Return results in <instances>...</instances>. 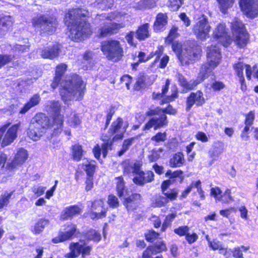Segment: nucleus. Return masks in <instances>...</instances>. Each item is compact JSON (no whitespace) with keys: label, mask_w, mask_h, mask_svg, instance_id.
<instances>
[{"label":"nucleus","mask_w":258,"mask_h":258,"mask_svg":"<svg viewBox=\"0 0 258 258\" xmlns=\"http://www.w3.org/2000/svg\"><path fill=\"white\" fill-rule=\"evenodd\" d=\"M225 88V85L223 82L219 81H213L210 85V88L214 91H219Z\"/></svg>","instance_id":"60"},{"label":"nucleus","mask_w":258,"mask_h":258,"mask_svg":"<svg viewBox=\"0 0 258 258\" xmlns=\"http://www.w3.org/2000/svg\"><path fill=\"white\" fill-rule=\"evenodd\" d=\"M211 29L208 19L203 18L199 21L194 27V32L197 37L201 40H205L209 37Z\"/></svg>","instance_id":"11"},{"label":"nucleus","mask_w":258,"mask_h":258,"mask_svg":"<svg viewBox=\"0 0 258 258\" xmlns=\"http://www.w3.org/2000/svg\"><path fill=\"white\" fill-rule=\"evenodd\" d=\"M108 204L110 207L115 208L119 206V202L116 197L109 195L108 198Z\"/></svg>","instance_id":"59"},{"label":"nucleus","mask_w":258,"mask_h":258,"mask_svg":"<svg viewBox=\"0 0 258 258\" xmlns=\"http://www.w3.org/2000/svg\"><path fill=\"white\" fill-rule=\"evenodd\" d=\"M31 123L32 124V126L42 130L43 132L47 127L50 126H52L53 124V122L50 124L49 118L43 113L37 114ZM52 127L53 128V127Z\"/></svg>","instance_id":"21"},{"label":"nucleus","mask_w":258,"mask_h":258,"mask_svg":"<svg viewBox=\"0 0 258 258\" xmlns=\"http://www.w3.org/2000/svg\"><path fill=\"white\" fill-rule=\"evenodd\" d=\"M141 199V196L140 194H134L124 198L123 203L127 211H133L138 207Z\"/></svg>","instance_id":"23"},{"label":"nucleus","mask_w":258,"mask_h":258,"mask_svg":"<svg viewBox=\"0 0 258 258\" xmlns=\"http://www.w3.org/2000/svg\"><path fill=\"white\" fill-rule=\"evenodd\" d=\"M189 230V228L187 226H180L174 229L175 233L180 236H186Z\"/></svg>","instance_id":"55"},{"label":"nucleus","mask_w":258,"mask_h":258,"mask_svg":"<svg viewBox=\"0 0 258 258\" xmlns=\"http://www.w3.org/2000/svg\"><path fill=\"white\" fill-rule=\"evenodd\" d=\"M150 248H153V252L155 254H156L157 253L160 252L162 251H163L166 249V247L165 244L162 242H159L158 243H156L155 246H149Z\"/></svg>","instance_id":"62"},{"label":"nucleus","mask_w":258,"mask_h":258,"mask_svg":"<svg viewBox=\"0 0 258 258\" xmlns=\"http://www.w3.org/2000/svg\"><path fill=\"white\" fill-rule=\"evenodd\" d=\"M122 166L124 173H133L135 176L137 172L139 171V168H141L142 163L140 161L133 162L126 160L122 162Z\"/></svg>","instance_id":"27"},{"label":"nucleus","mask_w":258,"mask_h":258,"mask_svg":"<svg viewBox=\"0 0 258 258\" xmlns=\"http://www.w3.org/2000/svg\"><path fill=\"white\" fill-rule=\"evenodd\" d=\"M89 12L84 9H73L69 10L65 17V23L70 30V38L74 41H80L91 33L90 24L85 17Z\"/></svg>","instance_id":"1"},{"label":"nucleus","mask_w":258,"mask_h":258,"mask_svg":"<svg viewBox=\"0 0 258 258\" xmlns=\"http://www.w3.org/2000/svg\"><path fill=\"white\" fill-rule=\"evenodd\" d=\"M184 163V156L182 153L178 152L170 159L169 164L172 167H179Z\"/></svg>","instance_id":"33"},{"label":"nucleus","mask_w":258,"mask_h":258,"mask_svg":"<svg viewBox=\"0 0 258 258\" xmlns=\"http://www.w3.org/2000/svg\"><path fill=\"white\" fill-rule=\"evenodd\" d=\"M218 201L225 203H229L233 201V199L231 196V190L227 189L225 192L221 195V198L218 199Z\"/></svg>","instance_id":"51"},{"label":"nucleus","mask_w":258,"mask_h":258,"mask_svg":"<svg viewBox=\"0 0 258 258\" xmlns=\"http://www.w3.org/2000/svg\"><path fill=\"white\" fill-rule=\"evenodd\" d=\"M145 80L146 78L144 76H141L140 77H139L135 85V89L137 90H139L141 88H143L145 85Z\"/></svg>","instance_id":"61"},{"label":"nucleus","mask_w":258,"mask_h":258,"mask_svg":"<svg viewBox=\"0 0 258 258\" xmlns=\"http://www.w3.org/2000/svg\"><path fill=\"white\" fill-rule=\"evenodd\" d=\"M118 15V13H102L101 14H97L95 21H104L105 20L112 21L117 18Z\"/></svg>","instance_id":"39"},{"label":"nucleus","mask_w":258,"mask_h":258,"mask_svg":"<svg viewBox=\"0 0 258 258\" xmlns=\"http://www.w3.org/2000/svg\"><path fill=\"white\" fill-rule=\"evenodd\" d=\"M60 105L58 101H49L47 103L46 110L51 113L53 119L52 127L53 134L57 135L61 133L63 122V116L60 114Z\"/></svg>","instance_id":"7"},{"label":"nucleus","mask_w":258,"mask_h":258,"mask_svg":"<svg viewBox=\"0 0 258 258\" xmlns=\"http://www.w3.org/2000/svg\"><path fill=\"white\" fill-rule=\"evenodd\" d=\"M12 195V192L9 194L6 193L2 196L0 198V209L4 208L8 205Z\"/></svg>","instance_id":"57"},{"label":"nucleus","mask_w":258,"mask_h":258,"mask_svg":"<svg viewBox=\"0 0 258 258\" xmlns=\"http://www.w3.org/2000/svg\"><path fill=\"white\" fill-rule=\"evenodd\" d=\"M86 237L88 240L98 242L101 239L100 234L95 230L91 229L86 233Z\"/></svg>","instance_id":"48"},{"label":"nucleus","mask_w":258,"mask_h":258,"mask_svg":"<svg viewBox=\"0 0 258 258\" xmlns=\"http://www.w3.org/2000/svg\"><path fill=\"white\" fill-rule=\"evenodd\" d=\"M154 177V174L152 171L144 172L141 170V168H139V171L136 173L133 180L137 185L142 186L153 181Z\"/></svg>","instance_id":"15"},{"label":"nucleus","mask_w":258,"mask_h":258,"mask_svg":"<svg viewBox=\"0 0 258 258\" xmlns=\"http://www.w3.org/2000/svg\"><path fill=\"white\" fill-rule=\"evenodd\" d=\"M183 172L181 170H177L176 171L172 172L171 171H168L166 173V175L170 176V179L173 181V179L175 178H179L180 182H181L183 179V176L182 175Z\"/></svg>","instance_id":"52"},{"label":"nucleus","mask_w":258,"mask_h":258,"mask_svg":"<svg viewBox=\"0 0 258 258\" xmlns=\"http://www.w3.org/2000/svg\"><path fill=\"white\" fill-rule=\"evenodd\" d=\"M159 236V233L153 230L149 231L146 235V239L147 241L153 242Z\"/></svg>","instance_id":"63"},{"label":"nucleus","mask_w":258,"mask_h":258,"mask_svg":"<svg viewBox=\"0 0 258 258\" xmlns=\"http://www.w3.org/2000/svg\"><path fill=\"white\" fill-rule=\"evenodd\" d=\"M67 112H70L69 109ZM67 122L71 126L76 127L81 123V120L75 112L70 111V114L67 115Z\"/></svg>","instance_id":"38"},{"label":"nucleus","mask_w":258,"mask_h":258,"mask_svg":"<svg viewBox=\"0 0 258 258\" xmlns=\"http://www.w3.org/2000/svg\"><path fill=\"white\" fill-rule=\"evenodd\" d=\"M76 226L71 224L66 226L64 231H61L57 237L52 239V241L54 243H59L71 239L76 231Z\"/></svg>","instance_id":"18"},{"label":"nucleus","mask_w":258,"mask_h":258,"mask_svg":"<svg viewBox=\"0 0 258 258\" xmlns=\"http://www.w3.org/2000/svg\"><path fill=\"white\" fill-rule=\"evenodd\" d=\"M81 212V210L78 206H70L65 208L61 214V217L62 219L66 220L79 214Z\"/></svg>","instance_id":"30"},{"label":"nucleus","mask_w":258,"mask_h":258,"mask_svg":"<svg viewBox=\"0 0 258 258\" xmlns=\"http://www.w3.org/2000/svg\"><path fill=\"white\" fill-rule=\"evenodd\" d=\"M49 223V221L46 219H41L35 224L32 232L35 234H39L42 232L45 227Z\"/></svg>","instance_id":"41"},{"label":"nucleus","mask_w":258,"mask_h":258,"mask_svg":"<svg viewBox=\"0 0 258 258\" xmlns=\"http://www.w3.org/2000/svg\"><path fill=\"white\" fill-rule=\"evenodd\" d=\"M128 123L127 122H123L121 118L118 117L114 121L109 129V136H102V140L104 143L100 147L99 145H96L93 149V153L96 158L99 159L102 152L103 157H105L107 154L108 151L112 149V146L113 141L122 139L123 135L126 132Z\"/></svg>","instance_id":"2"},{"label":"nucleus","mask_w":258,"mask_h":258,"mask_svg":"<svg viewBox=\"0 0 258 258\" xmlns=\"http://www.w3.org/2000/svg\"><path fill=\"white\" fill-rule=\"evenodd\" d=\"M83 150L82 146L79 144H76L72 147V153L73 159L76 161H80L83 156Z\"/></svg>","instance_id":"40"},{"label":"nucleus","mask_w":258,"mask_h":258,"mask_svg":"<svg viewBox=\"0 0 258 258\" xmlns=\"http://www.w3.org/2000/svg\"><path fill=\"white\" fill-rule=\"evenodd\" d=\"M246 64L242 62H238L234 65V68L235 70L237 75L239 78V82L242 83L244 81V78L243 77V70Z\"/></svg>","instance_id":"45"},{"label":"nucleus","mask_w":258,"mask_h":258,"mask_svg":"<svg viewBox=\"0 0 258 258\" xmlns=\"http://www.w3.org/2000/svg\"><path fill=\"white\" fill-rule=\"evenodd\" d=\"M28 158L27 151L23 149L20 148L17 152L14 160L7 164L6 168L12 170L17 168V166L22 165Z\"/></svg>","instance_id":"17"},{"label":"nucleus","mask_w":258,"mask_h":258,"mask_svg":"<svg viewBox=\"0 0 258 258\" xmlns=\"http://www.w3.org/2000/svg\"><path fill=\"white\" fill-rule=\"evenodd\" d=\"M30 45L28 42L26 44L22 45L21 44H17L13 48L14 51L18 53H23L28 51L29 50Z\"/></svg>","instance_id":"53"},{"label":"nucleus","mask_w":258,"mask_h":258,"mask_svg":"<svg viewBox=\"0 0 258 258\" xmlns=\"http://www.w3.org/2000/svg\"><path fill=\"white\" fill-rule=\"evenodd\" d=\"M183 3V0H169L168 8L172 11H176Z\"/></svg>","instance_id":"49"},{"label":"nucleus","mask_w":258,"mask_h":258,"mask_svg":"<svg viewBox=\"0 0 258 258\" xmlns=\"http://www.w3.org/2000/svg\"><path fill=\"white\" fill-rule=\"evenodd\" d=\"M135 138H131L129 139H125L122 144V148L118 152V155L119 156H122L125 152H126L130 148V147L133 145L135 141Z\"/></svg>","instance_id":"44"},{"label":"nucleus","mask_w":258,"mask_h":258,"mask_svg":"<svg viewBox=\"0 0 258 258\" xmlns=\"http://www.w3.org/2000/svg\"><path fill=\"white\" fill-rule=\"evenodd\" d=\"M113 2V0H97L96 6L98 9L103 10L112 7Z\"/></svg>","instance_id":"46"},{"label":"nucleus","mask_w":258,"mask_h":258,"mask_svg":"<svg viewBox=\"0 0 258 258\" xmlns=\"http://www.w3.org/2000/svg\"><path fill=\"white\" fill-rule=\"evenodd\" d=\"M178 194V190L176 188L170 189L168 191L163 192V194L167 199L168 201L175 200L177 197Z\"/></svg>","instance_id":"50"},{"label":"nucleus","mask_w":258,"mask_h":258,"mask_svg":"<svg viewBox=\"0 0 258 258\" xmlns=\"http://www.w3.org/2000/svg\"><path fill=\"white\" fill-rule=\"evenodd\" d=\"M101 50L106 58L113 61L121 59L123 55V50L119 41L109 39L101 43Z\"/></svg>","instance_id":"5"},{"label":"nucleus","mask_w":258,"mask_h":258,"mask_svg":"<svg viewBox=\"0 0 258 258\" xmlns=\"http://www.w3.org/2000/svg\"><path fill=\"white\" fill-rule=\"evenodd\" d=\"M59 51L60 48L58 44L50 45L42 50L41 55L44 58L52 59L58 56Z\"/></svg>","instance_id":"24"},{"label":"nucleus","mask_w":258,"mask_h":258,"mask_svg":"<svg viewBox=\"0 0 258 258\" xmlns=\"http://www.w3.org/2000/svg\"><path fill=\"white\" fill-rule=\"evenodd\" d=\"M207 62L205 63L200 71L201 80H204L212 73L213 70L219 64L221 54L218 45L213 44L207 48Z\"/></svg>","instance_id":"4"},{"label":"nucleus","mask_w":258,"mask_h":258,"mask_svg":"<svg viewBox=\"0 0 258 258\" xmlns=\"http://www.w3.org/2000/svg\"><path fill=\"white\" fill-rule=\"evenodd\" d=\"M60 87L61 99L64 103L68 104V101L74 99L80 100L82 98L86 84L79 76L74 75L71 78L61 82Z\"/></svg>","instance_id":"3"},{"label":"nucleus","mask_w":258,"mask_h":258,"mask_svg":"<svg viewBox=\"0 0 258 258\" xmlns=\"http://www.w3.org/2000/svg\"><path fill=\"white\" fill-rule=\"evenodd\" d=\"M11 17L6 16L0 18V36L4 35L8 28L12 25Z\"/></svg>","instance_id":"31"},{"label":"nucleus","mask_w":258,"mask_h":258,"mask_svg":"<svg viewBox=\"0 0 258 258\" xmlns=\"http://www.w3.org/2000/svg\"><path fill=\"white\" fill-rule=\"evenodd\" d=\"M20 123H18L11 126L6 133L2 140L1 145L3 147L10 145L16 139L17 131L20 128Z\"/></svg>","instance_id":"20"},{"label":"nucleus","mask_w":258,"mask_h":258,"mask_svg":"<svg viewBox=\"0 0 258 258\" xmlns=\"http://www.w3.org/2000/svg\"><path fill=\"white\" fill-rule=\"evenodd\" d=\"M32 23L35 29L38 31L49 33L53 32L55 30L56 19L48 15H39L32 19Z\"/></svg>","instance_id":"8"},{"label":"nucleus","mask_w":258,"mask_h":258,"mask_svg":"<svg viewBox=\"0 0 258 258\" xmlns=\"http://www.w3.org/2000/svg\"><path fill=\"white\" fill-rule=\"evenodd\" d=\"M167 23V16L166 14L159 13L156 17V20L154 23V28L156 31L160 30Z\"/></svg>","instance_id":"32"},{"label":"nucleus","mask_w":258,"mask_h":258,"mask_svg":"<svg viewBox=\"0 0 258 258\" xmlns=\"http://www.w3.org/2000/svg\"><path fill=\"white\" fill-rule=\"evenodd\" d=\"M162 151V149H159L158 150H153L152 151L150 154L148 156V158L150 161L155 162L160 156V153Z\"/></svg>","instance_id":"56"},{"label":"nucleus","mask_w":258,"mask_h":258,"mask_svg":"<svg viewBox=\"0 0 258 258\" xmlns=\"http://www.w3.org/2000/svg\"><path fill=\"white\" fill-rule=\"evenodd\" d=\"M231 28L238 44L241 46L245 45L248 37L242 23L238 19H235L231 24Z\"/></svg>","instance_id":"10"},{"label":"nucleus","mask_w":258,"mask_h":258,"mask_svg":"<svg viewBox=\"0 0 258 258\" xmlns=\"http://www.w3.org/2000/svg\"><path fill=\"white\" fill-rule=\"evenodd\" d=\"M69 249L70 251L65 255L67 258H76L81 254L82 258L90 254L92 250V247L88 245L85 242L80 241V242H71L70 244Z\"/></svg>","instance_id":"9"},{"label":"nucleus","mask_w":258,"mask_h":258,"mask_svg":"<svg viewBox=\"0 0 258 258\" xmlns=\"http://www.w3.org/2000/svg\"><path fill=\"white\" fill-rule=\"evenodd\" d=\"M219 5L221 11L225 14L228 9L231 7L234 0H217Z\"/></svg>","instance_id":"47"},{"label":"nucleus","mask_w":258,"mask_h":258,"mask_svg":"<svg viewBox=\"0 0 258 258\" xmlns=\"http://www.w3.org/2000/svg\"><path fill=\"white\" fill-rule=\"evenodd\" d=\"M41 98L39 94H34L29 101L25 104V105L21 108L19 113L20 114H25L28 112L31 108L37 105L40 101Z\"/></svg>","instance_id":"28"},{"label":"nucleus","mask_w":258,"mask_h":258,"mask_svg":"<svg viewBox=\"0 0 258 258\" xmlns=\"http://www.w3.org/2000/svg\"><path fill=\"white\" fill-rule=\"evenodd\" d=\"M13 56L11 55L8 54H1L0 55V68H2L3 66L11 62L13 58Z\"/></svg>","instance_id":"54"},{"label":"nucleus","mask_w":258,"mask_h":258,"mask_svg":"<svg viewBox=\"0 0 258 258\" xmlns=\"http://www.w3.org/2000/svg\"><path fill=\"white\" fill-rule=\"evenodd\" d=\"M116 184V190L118 196L121 198L124 196L125 191L124 182L123 177L120 176L115 178Z\"/></svg>","instance_id":"37"},{"label":"nucleus","mask_w":258,"mask_h":258,"mask_svg":"<svg viewBox=\"0 0 258 258\" xmlns=\"http://www.w3.org/2000/svg\"><path fill=\"white\" fill-rule=\"evenodd\" d=\"M67 68V65L64 63H61L56 67L55 76L51 85V86L53 89H55L58 86L61 78L66 71Z\"/></svg>","instance_id":"29"},{"label":"nucleus","mask_w":258,"mask_h":258,"mask_svg":"<svg viewBox=\"0 0 258 258\" xmlns=\"http://www.w3.org/2000/svg\"><path fill=\"white\" fill-rule=\"evenodd\" d=\"M205 102L203 93L201 91L191 93L186 100V111H189L194 104L198 106L202 105Z\"/></svg>","instance_id":"22"},{"label":"nucleus","mask_w":258,"mask_h":258,"mask_svg":"<svg viewBox=\"0 0 258 258\" xmlns=\"http://www.w3.org/2000/svg\"><path fill=\"white\" fill-rule=\"evenodd\" d=\"M168 203V200L164 196H156L152 202V206L155 208L165 206Z\"/></svg>","instance_id":"43"},{"label":"nucleus","mask_w":258,"mask_h":258,"mask_svg":"<svg viewBox=\"0 0 258 258\" xmlns=\"http://www.w3.org/2000/svg\"><path fill=\"white\" fill-rule=\"evenodd\" d=\"M213 37L218 42L221 43L225 47L228 46L230 44V37L227 34L224 24H218L213 32Z\"/></svg>","instance_id":"13"},{"label":"nucleus","mask_w":258,"mask_h":258,"mask_svg":"<svg viewBox=\"0 0 258 258\" xmlns=\"http://www.w3.org/2000/svg\"><path fill=\"white\" fill-rule=\"evenodd\" d=\"M156 5L155 0H143L137 3L136 8L139 10L151 9Z\"/></svg>","instance_id":"42"},{"label":"nucleus","mask_w":258,"mask_h":258,"mask_svg":"<svg viewBox=\"0 0 258 258\" xmlns=\"http://www.w3.org/2000/svg\"><path fill=\"white\" fill-rule=\"evenodd\" d=\"M83 169L86 172L88 176L92 177L96 166V163L95 161H89L87 160L83 163Z\"/></svg>","instance_id":"35"},{"label":"nucleus","mask_w":258,"mask_h":258,"mask_svg":"<svg viewBox=\"0 0 258 258\" xmlns=\"http://www.w3.org/2000/svg\"><path fill=\"white\" fill-rule=\"evenodd\" d=\"M198 237V235L196 233L190 234L188 232L185 236V239L189 244H192L197 240Z\"/></svg>","instance_id":"64"},{"label":"nucleus","mask_w":258,"mask_h":258,"mask_svg":"<svg viewBox=\"0 0 258 258\" xmlns=\"http://www.w3.org/2000/svg\"><path fill=\"white\" fill-rule=\"evenodd\" d=\"M104 204L102 199L95 200L92 203L90 216L91 219H99L105 217L106 209L104 207Z\"/></svg>","instance_id":"14"},{"label":"nucleus","mask_w":258,"mask_h":258,"mask_svg":"<svg viewBox=\"0 0 258 258\" xmlns=\"http://www.w3.org/2000/svg\"><path fill=\"white\" fill-rule=\"evenodd\" d=\"M43 133V131L32 126V124L31 123L27 132V134L31 139L34 141H37L42 135Z\"/></svg>","instance_id":"36"},{"label":"nucleus","mask_w":258,"mask_h":258,"mask_svg":"<svg viewBox=\"0 0 258 258\" xmlns=\"http://www.w3.org/2000/svg\"><path fill=\"white\" fill-rule=\"evenodd\" d=\"M124 26L125 25L122 23H103V26L99 28V35L101 37H105L115 34L118 32L119 29Z\"/></svg>","instance_id":"16"},{"label":"nucleus","mask_w":258,"mask_h":258,"mask_svg":"<svg viewBox=\"0 0 258 258\" xmlns=\"http://www.w3.org/2000/svg\"><path fill=\"white\" fill-rule=\"evenodd\" d=\"M224 150V143L219 141H215L209 151V155L213 160H217V158L223 152Z\"/></svg>","instance_id":"26"},{"label":"nucleus","mask_w":258,"mask_h":258,"mask_svg":"<svg viewBox=\"0 0 258 258\" xmlns=\"http://www.w3.org/2000/svg\"><path fill=\"white\" fill-rule=\"evenodd\" d=\"M198 77L200 79V80L198 79L197 80H190V81L188 82L184 78V77L181 74H177L176 75V78L178 79V81L180 85L183 89L186 90H190L193 89L198 84L203 81L201 80V77H200V74H199Z\"/></svg>","instance_id":"25"},{"label":"nucleus","mask_w":258,"mask_h":258,"mask_svg":"<svg viewBox=\"0 0 258 258\" xmlns=\"http://www.w3.org/2000/svg\"><path fill=\"white\" fill-rule=\"evenodd\" d=\"M201 48L195 42H186L178 56V59L182 64L192 63L200 58Z\"/></svg>","instance_id":"6"},{"label":"nucleus","mask_w":258,"mask_h":258,"mask_svg":"<svg viewBox=\"0 0 258 258\" xmlns=\"http://www.w3.org/2000/svg\"><path fill=\"white\" fill-rule=\"evenodd\" d=\"M149 24L146 23L139 27L136 33V38L139 40H143L149 37Z\"/></svg>","instance_id":"34"},{"label":"nucleus","mask_w":258,"mask_h":258,"mask_svg":"<svg viewBox=\"0 0 258 258\" xmlns=\"http://www.w3.org/2000/svg\"><path fill=\"white\" fill-rule=\"evenodd\" d=\"M239 5L247 17L253 18L258 15V0H240Z\"/></svg>","instance_id":"12"},{"label":"nucleus","mask_w":258,"mask_h":258,"mask_svg":"<svg viewBox=\"0 0 258 258\" xmlns=\"http://www.w3.org/2000/svg\"><path fill=\"white\" fill-rule=\"evenodd\" d=\"M248 249V248L242 246L241 247L236 248L232 251L233 256L235 258H244L242 254V250L246 251Z\"/></svg>","instance_id":"58"},{"label":"nucleus","mask_w":258,"mask_h":258,"mask_svg":"<svg viewBox=\"0 0 258 258\" xmlns=\"http://www.w3.org/2000/svg\"><path fill=\"white\" fill-rule=\"evenodd\" d=\"M159 115V117L156 116L150 119L145 124L144 130H149L152 127H154L155 130H157L167 125L168 121L166 115L164 114H161Z\"/></svg>","instance_id":"19"}]
</instances>
